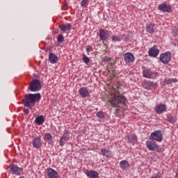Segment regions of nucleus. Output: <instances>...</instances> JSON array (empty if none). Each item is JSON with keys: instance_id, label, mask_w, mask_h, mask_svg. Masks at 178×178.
<instances>
[{"instance_id": "1", "label": "nucleus", "mask_w": 178, "mask_h": 178, "mask_svg": "<svg viewBox=\"0 0 178 178\" xmlns=\"http://www.w3.org/2000/svg\"><path fill=\"white\" fill-rule=\"evenodd\" d=\"M108 102L113 108H120L126 111L127 109V99L123 95L118 94H111Z\"/></svg>"}, {"instance_id": "2", "label": "nucleus", "mask_w": 178, "mask_h": 178, "mask_svg": "<svg viewBox=\"0 0 178 178\" xmlns=\"http://www.w3.org/2000/svg\"><path fill=\"white\" fill-rule=\"evenodd\" d=\"M40 99H41V94L40 93L26 94L23 99L24 106L28 109H33L35 106V104L40 102Z\"/></svg>"}, {"instance_id": "3", "label": "nucleus", "mask_w": 178, "mask_h": 178, "mask_svg": "<svg viewBox=\"0 0 178 178\" xmlns=\"http://www.w3.org/2000/svg\"><path fill=\"white\" fill-rule=\"evenodd\" d=\"M29 90L33 92H37L41 90V81L38 79H33L29 84Z\"/></svg>"}, {"instance_id": "4", "label": "nucleus", "mask_w": 178, "mask_h": 178, "mask_svg": "<svg viewBox=\"0 0 178 178\" xmlns=\"http://www.w3.org/2000/svg\"><path fill=\"white\" fill-rule=\"evenodd\" d=\"M146 147L149 151H156V152H162V148H159V146L155 142L147 141Z\"/></svg>"}, {"instance_id": "5", "label": "nucleus", "mask_w": 178, "mask_h": 178, "mask_svg": "<svg viewBox=\"0 0 178 178\" xmlns=\"http://www.w3.org/2000/svg\"><path fill=\"white\" fill-rule=\"evenodd\" d=\"M172 59V53L170 51H166L160 55V61L165 65H168L170 60Z\"/></svg>"}, {"instance_id": "6", "label": "nucleus", "mask_w": 178, "mask_h": 178, "mask_svg": "<svg viewBox=\"0 0 178 178\" xmlns=\"http://www.w3.org/2000/svg\"><path fill=\"white\" fill-rule=\"evenodd\" d=\"M143 76L145 79H155L158 76V73L151 71V70H144L143 71Z\"/></svg>"}, {"instance_id": "7", "label": "nucleus", "mask_w": 178, "mask_h": 178, "mask_svg": "<svg viewBox=\"0 0 178 178\" xmlns=\"http://www.w3.org/2000/svg\"><path fill=\"white\" fill-rule=\"evenodd\" d=\"M150 140H154L158 143H161L162 140H163V136H162L161 131H155L152 133L150 134Z\"/></svg>"}, {"instance_id": "8", "label": "nucleus", "mask_w": 178, "mask_h": 178, "mask_svg": "<svg viewBox=\"0 0 178 178\" xmlns=\"http://www.w3.org/2000/svg\"><path fill=\"white\" fill-rule=\"evenodd\" d=\"M124 60L127 65H133V63H134V60H136V58L133 54L127 52L124 54Z\"/></svg>"}, {"instance_id": "9", "label": "nucleus", "mask_w": 178, "mask_h": 178, "mask_svg": "<svg viewBox=\"0 0 178 178\" xmlns=\"http://www.w3.org/2000/svg\"><path fill=\"white\" fill-rule=\"evenodd\" d=\"M69 134H70V131H69L68 130H65L64 131L63 135L60 138V140H59V144L60 147H63V145H65V144H66L67 141H69Z\"/></svg>"}, {"instance_id": "10", "label": "nucleus", "mask_w": 178, "mask_h": 178, "mask_svg": "<svg viewBox=\"0 0 178 178\" xmlns=\"http://www.w3.org/2000/svg\"><path fill=\"white\" fill-rule=\"evenodd\" d=\"M47 176L49 178H60V175H59L58 171L51 168L47 169Z\"/></svg>"}, {"instance_id": "11", "label": "nucleus", "mask_w": 178, "mask_h": 178, "mask_svg": "<svg viewBox=\"0 0 178 178\" xmlns=\"http://www.w3.org/2000/svg\"><path fill=\"white\" fill-rule=\"evenodd\" d=\"M32 145H33L34 148H37V149L41 148L42 147V140H41V136L35 137L32 141Z\"/></svg>"}, {"instance_id": "12", "label": "nucleus", "mask_w": 178, "mask_h": 178, "mask_svg": "<svg viewBox=\"0 0 178 178\" xmlns=\"http://www.w3.org/2000/svg\"><path fill=\"white\" fill-rule=\"evenodd\" d=\"M10 169L13 173V175H16L17 176H20L23 172V169L20 168L19 166L16 165L12 164L10 166Z\"/></svg>"}, {"instance_id": "13", "label": "nucleus", "mask_w": 178, "mask_h": 178, "mask_svg": "<svg viewBox=\"0 0 178 178\" xmlns=\"http://www.w3.org/2000/svg\"><path fill=\"white\" fill-rule=\"evenodd\" d=\"M142 86L143 88H145V90H152V88H155V87L158 86V83L151 82L149 81H145L142 83Z\"/></svg>"}, {"instance_id": "14", "label": "nucleus", "mask_w": 178, "mask_h": 178, "mask_svg": "<svg viewBox=\"0 0 178 178\" xmlns=\"http://www.w3.org/2000/svg\"><path fill=\"white\" fill-rule=\"evenodd\" d=\"M167 109L166 104H157L155 106L154 111L158 115L163 113Z\"/></svg>"}, {"instance_id": "15", "label": "nucleus", "mask_w": 178, "mask_h": 178, "mask_svg": "<svg viewBox=\"0 0 178 178\" xmlns=\"http://www.w3.org/2000/svg\"><path fill=\"white\" fill-rule=\"evenodd\" d=\"M79 95L82 97V98H87L88 95H90V89L86 87L81 88L79 90Z\"/></svg>"}, {"instance_id": "16", "label": "nucleus", "mask_w": 178, "mask_h": 178, "mask_svg": "<svg viewBox=\"0 0 178 178\" xmlns=\"http://www.w3.org/2000/svg\"><path fill=\"white\" fill-rule=\"evenodd\" d=\"M157 55H159V49H158L156 45H154L149 50V56L156 58Z\"/></svg>"}, {"instance_id": "17", "label": "nucleus", "mask_w": 178, "mask_h": 178, "mask_svg": "<svg viewBox=\"0 0 178 178\" xmlns=\"http://www.w3.org/2000/svg\"><path fill=\"white\" fill-rule=\"evenodd\" d=\"M159 10H161V12H170L172 8L166 3H161L159 5Z\"/></svg>"}, {"instance_id": "18", "label": "nucleus", "mask_w": 178, "mask_h": 178, "mask_svg": "<svg viewBox=\"0 0 178 178\" xmlns=\"http://www.w3.org/2000/svg\"><path fill=\"white\" fill-rule=\"evenodd\" d=\"M146 31L149 33V34H154V33H155V24L147 23L146 25Z\"/></svg>"}, {"instance_id": "19", "label": "nucleus", "mask_w": 178, "mask_h": 178, "mask_svg": "<svg viewBox=\"0 0 178 178\" xmlns=\"http://www.w3.org/2000/svg\"><path fill=\"white\" fill-rule=\"evenodd\" d=\"M43 140H44V141H49V144H50V145H54V144H55V142L52 138V135H51L49 133H46L44 135Z\"/></svg>"}, {"instance_id": "20", "label": "nucleus", "mask_w": 178, "mask_h": 178, "mask_svg": "<svg viewBox=\"0 0 178 178\" xmlns=\"http://www.w3.org/2000/svg\"><path fill=\"white\" fill-rule=\"evenodd\" d=\"M99 38L102 41H106V39L108 37H111V35L107 32L106 33L104 29H100L99 30Z\"/></svg>"}, {"instance_id": "21", "label": "nucleus", "mask_w": 178, "mask_h": 178, "mask_svg": "<svg viewBox=\"0 0 178 178\" xmlns=\"http://www.w3.org/2000/svg\"><path fill=\"white\" fill-rule=\"evenodd\" d=\"M59 60L58 56L54 53H50L49 55V61L50 63H56Z\"/></svg>"}, {"instance_id": "22", "label": "nucleus", "mask_w": 178, "mask_h": 178, "mask_svg": "<svg viewBox=\"0 0 178 178\" xmlns=\"http://www.w3.org/2000/svg\"><path fill=\"white\" fill-rule=\"evenodd\" d=\"M59 29L61 31H69V30H70L72 29V24H63L60 25Z\"/></svg>"}, {"instance_id": "23", "label": "nucleus", "mask_w": 178, "mask_h": 178, "mask_svg": "<svg viewBox=\"0 0 178 178\" xmlns=\"http://www.w3.org/2000/svg\"><path fill=\"white\" fill-rule=\"evenodd\" d=\"M86 176L89 178H97L99 174L97 171L90 170L86 172Z\"/></svg>"}, {"instance_id": "24", "label": "nucleus", "mask_w": 178, "mask_h": 178, "mask_svg": "<svg viewBox=\"0 0 178 178\" xmlns=\"http://www.w3.org/2000/svg\"><path fill=\"white\" fill-rule=\"evenodd\" d=\"M100 155L105 156L106 158H109L112 155V152L106 149H102L100 152Z\"/></svg>"}, {"instance_id": "25", "label": "nucleus", "mask_w": 178, "mask_h": 178, "mask_svg": "<svg viewBox=\"0 0 178 178\" xmlns=\"http://www.w3.org/2000/svg\"><path fill=\"white\" fill-rule=\"evenodd\" d=\"M120 165L122 170H126V169H129V166H130V164H129V161L126 160L120 161Z\"/></svg>"}, {"instance_id": "26", "label": "nucleus", "mask_w": 178, "mask_h": 178, "mask_svg": "<svg viewBox=\"0 0 178 178\" xmlns=\"http://www.w3.org/2000/svg\"><path fill=\"white\" fill-rule=\"evenodd\" d=\"M44 122H45V118H44L43 115L38 116L35 120V123L39 126L42 124Z\"/></svg>"}, {"instance_id": "27", "label": "nucleus", "mask_w": 178, "mask_h": 178, "mask_svg": "<svg viewBox=\"0 0 178 178\" xmlns=\"http://www.w3.org/2000/svg\"><path fill=\"white\" fill-rule=\"evenodd\" d=\"M172 83H177V79H165L163 81L164 86H168V84H172Z\"/></svg>"}, {"instance_id": "28", "label": "nucleus", "mask_w": 178, "mask_h": 178, "mask_svg": "<svg viewBox=\"0 0 178 178\" xmlns=\"http://www.w3.org/2000/svg\"><path fill=\"white\" fill-rule=\"evenodd\" d=\"M128 138L132 144H134L135 143H137V136L135 135H129Z\"/></svg>"}, {"instance_id": "29", "label": "nucleus", "mask_w": 178, "mask_h": 178, "mask_svg": "<svg viewBox=\"0 0 178 178\" xmlns=\"http://www.w3.org/2000/svg\"><path fill=\"white\" fill-rule=\"evenodd\" d=\"M167 120L168 122H170V123H175L176 122V117L172 115H168L167 116Z\"/></svg>"}, {"instance_id": "30", "label": "nucleus", "mask_w": 178, "mask_h": 178, "mask_svg": "<svg viewBox=\"0 0 178 178\" xmlns=\"http://www.w3.org/2000/svg\"><path fill=\"white\" fill-rule=\"evenodd\" d=\"M57 41L58 42H63V41H65V38L63 37V35H58L57 38Z\"/></svg>"}, {"instance_id": "31", "label": "nucleus", "mask_w": 178, "mask_h": 178, "mask_svg": "<svg viewBox=\"0 0 178 178\" xmlns=\"http://www.w3.org/2000/svg\"><path fill=\"white\" fill-rule=\"evenodd\" d=\"M111 40H112V41L116 42L118 41H120V37H119L116 35H114L111 37Z\"/></svg>"}, {"instance_id": "32", "label": "nucleus", "mask_w": 178, "mask_h": 178, "mask_svg": "<svg viewBox=\"0 0 178 178\" xmlns=\"http://www.w3.org/2000/svg\"><path fill=\"white\" fill-rule=\"evenodd\" d=\"M82 60L84 62V63H86V64L90 63V58H88V57H87V56L86 55L83 56Z\"/></svg>"}, {"instance_id": "33", "label": "nucleus", "mask_w": 178, "mask_h": 178, "mask_svg": "<svg viewBox=\"0 0 178 178\" xmlns=\"http://www.w3.org/2000/svg\"><path fill=\"white\" fill-rule=\"evenodd\" d=\"M97 118H99V119H104V112H102V111H99V112H97Z\"/></svg>"}, {"instance_id": "34", "label": "nucleus", "mask_w": 178, "mask_h": 178, "mask_svg": "<svg viewBox=\"0 0 178 178\" xmlns=\"http://www.w3.org/2000/svg\"><path fill=\"white\" fill-rule=\"evenodd\" d=\"M86 5H88V0H82L81 3V6L84 7Z\"/></svg>"}, {"instance_id": "35", "label": "nucleus", "mask_w": 178, "mask_h": 178, "mask_svg": "<svg viewBox=\"0 0 178 178\" xmlns=\"http://www.w3.org/2000/svg\"><path fill=\"white\" fill-rule=\"evenodd\" d=\"M24 115H29L30 113V110H29V108H24Z\"/></svg>"}, {"instance_id": "36", "label": "nucleus", "mask_w": 178, "mask_h": 178, "mask_svg": "<svg viewBox=\"0 0 178 178\" xmlns=\"http://www.w3.org/2000/svg\"><path fill=\"white\" fill-rule=\"evenodd\" d=\"M87 52H91V51H92V48H91V47L88 46L86 48Z\"/></svg>"}, {"instance_id": "37", "label": "nucleus", "mask_w": 178, "mask_h": 178, "mask_svg": "<svg viewBox=\"0 0 178 178\" xmlns=\"http://www.w3.org/2000/svg\"><path fill=\"white\" fill-rule=\"evenodd\" d=\"M150 178H161V177H158V176H152Z\"/></svg>"}, {"instance_id": "38", "label": "nucleus", "mask_w": 178, "mask_h": 178, "mask_svg": "<svg viewBox=\"0 0 178 178\" xmlns=\"http://www.w3.org/2000/svg\"><path fill=\"white\" fill-rule=\"evenodd\" d=\"M19 178H25L24 176H22V177H19Z\"/></svg>"}, {"instance_id": "39", "label": "nucleus", "mask_w": 178, "mask_h": 178, "mask_svg": "<svg viewBox=\"0 0 178 178\" xmlns=\"http://www.w3.org/2000/svg\"><path fill=\"white\" fill-rule=\"evenodd\" d=\"M118 111H120V108L118 109Z\"/></svg>"}]
</instances>
